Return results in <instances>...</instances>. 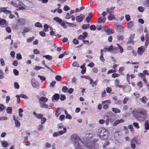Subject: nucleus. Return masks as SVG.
I'll return each mask as SVG.
<instances>
[{
	"label": "nucleus",
	"instance_id": "10",
	"mask_svg": "<svg viewBox=\"0 0 149 149\" xmlns=\"http://www.w3.org/2000/svg\"><path fill=\"white\" fill-rule=\"evenodd\" d=\"M124 122L125 121L123 118H121L120 119H117L113 123V126L114 127H115L120 123Z\"/></svg>",
	"mask_w": 149,
	"mask_h": 149
},
{
	"label": "nucleus",
	"instance_id": "33",
	"mask_svg": "<svg viewBox=\"0 0 149 149\" xmlns=\"http://www.w3.org/2000/svg\"><path fill=\"white\" fill-rule=\"evenodd\" d=\"M114 17V15L113 14H110V15L108 17V19L109 20H111L113 19H115Z\"/></svg>",
	"mask_w": 149,
	"mask_h": 149
},
{
	"label": "nucleus",
	"instance_id": "9",
	"mask_svg": "<svg viewBox=\"0 0 149 149\" xmlns=\"http://www.w3.org/2000/svg\"><path fill=\"white\" fill-rule=\"evenodd\" d=\"M84 18L85 15L84 14H81L79 16H77L75 19L77 22L80 23L82 21Z\"/></svg>",
	"mask_w": 149,
	"mask_h": 149
},
{
	"label": "nucleus",
	"instance_id": "62",
	"mask_svg": "<svg viewBox=\"0 0 149 149\" xmlns=\"http://www.w3.org/2000/svg\"><path fill=\"white\" fill-rule=\"evenodd\" d=\"M70 8L67 5H65L64 6L63 10L65 11H67L70 10Z\"/></svg>",
	"mask_w": 149,
	"mask_h": 149
},
{
	"label": "nucleus",
	"instance_id": "40",
	"mask_svg": "<svg viewBox=\"0 0 149 149\" xmlns=\"http://www.w3.org/2000/svg\"><path fill=\"white\" fill-rule=\"evenodd\" d=\"M29 31V29L26 27H24L23 29V31L22 33L23 34H24L26 33H27Z\"/></svg>",
	"mask_w": 149,
	"mask_h": 149
},
{
	"label": "nucleus",
	"instance_id": "37",
	"mask_svg": "<svg viewBox=\"0 0 149 149\" xmlns=\"http://www.w3.org/2000/svg\"><path fill=\"white\" fill-rule=\"evenodd\" d=\"M44 31L45 32H47L48 31V29L49 28L47 24H45L44 25Z\"/></svg>",
	"mask_w": 149,
	"mask_h": 149
},
{
	"label": "nucleus",
	"instance_id": "32",
	"mask_svg": "<svg viewBox=\"0 0 149 149\" xmlns=\"http://www.w3.org/2000/svg\"><path fill=\"white\" fill-rule=\"evenodd\" d=\"M89 26V24H84L82 25L81 27L84 30H85L87 29L88 28Z\"/></svg>",
	"mask_w": 149,
	"mask_h": 149
},
{
	"label": "nucleus",
	"instance_id": "2",
	"mask_svg": "<svg viewBox=\"0 0 149 149\" xmlns=\"http://www.w3.org/2000/svg\"><path fill=\"white\" fill-rule=\"evenodd\" d=\"M147 117V111L145 109H142L137 111L135 117L139 121L144 120Z\"/></svg>",
	"mask_w": 149,
	"mask_h": 149
},
{
	"label": "nucleus",
	"instance_id": "21",
	"mask_svg": "<svg viewBox=\"0 0 149 149\" xmlns=\"http://www.w3.org/2000/svg\"><path fill=\"white\" fill-rule=\"evenodd\" d=\"M135 36V34H133L131 35L130 37L128 40V41L127 42V43L128 44H131L132 43V41Z\"/></svg>",
	"mask_w": 149,
	"mask_h": 149
},
{
	"label": "nucleus",
	"instance_id": "20",
	"mask_svg": "<svg viewBox=\"0 0 149 149\" xmlns=\"http://www.w3.org/2000/svg\"><path fill=\"white\" fill-rule=\"evenodd\" d=\"M25 21L24 19H20L18 20V23L19 24L23 25L25 24Z\"/></svg>",
	"mask_w": 149,
	"mask_h": 149
},
{
	"label": "nucleus",
	"instance_id": "1",
	"mask_svg": "<svg viewBox=\"0 0 149 149\" xmlns=\"http://www.w3.org/2000/svg\"><path fill=\"white\" fill-rule=\"evenodd\" d=\"M71 141L74 143V146L75 149H84L83 147L86 146L88 148H91L92 146L90 145V143H84L79 138L76 134H72L71 136Z\"/></svg>",
	"mask_w": 149,
	"mask_h": 149
},
{
	"label": "nucleus",
	"instance_id": "12",
	"mask_svg": "<svg viewBox=\"0 0 149 149\" xmlns=\"http://www.w3.org/2000/svg\"><path fill=\"white\" fill-rule=\"evenodd\" d=\"M115 28L117 31L120 32H123L124 30V28L121 24H116Z\"/></svg>",
	"mask_w": 149,
	"mask_h": 149
},
{
	"label": "nucleus",
	"instance_id": "6",
	"mask_svg": "<svg viewBox=\"0 0 149 149\" xmlns=\"http://www.w3.org/2000/svg\"><path fill=\"white\" fill-rule=\"evenodd\" d=\"M31 83L33 87L38 88L39 87V83L36 81V79L32 78L31 80Z\"/></svg>",
	"mask_w": 149,
	"mask_h": 149
},
{
	"label": "nucleus",
	"instance_id": "53",
	"mask_svg": "<svg viewBox=\"0 0 149 149\" xmlns=\"http://www.w3.org/2000/svg\"><path fill=\"white\" fill-rule=\"evenodd\" d=\"M44 31H41L39 32L40 35L42 37H45L46 35V33Z\"/></svg>",
	"mask_w": 149,
	"mask_h": 149
},
{
	"label": "nucleus",
	"instance_id": "7",
	"mask_svg": "<svg viewBox=\"0 0 149 149\" xmlns=\"http://www.w3.org/2000/svg\"><path fill=\"white\" fill-rule=\"evenodd\" d=\"M11 4L16 7L20 6H22L23 5L22 3L18 0H13L11 1Z\"/></svg>",
	"mask_w": 149,
	"mask_h": 149
},
{
	"label": "nucleus",
	"instance_id": "54",
	"mask_svg": "<svg viewBox=\"0 0 149 149\" xmlns=\"http://www.w3.org/2000/svg\"><path fill=\"white\" fill-rule=\"evenodd\" d=\"M125 18L126 20L127 21H128L130 20V16L129 14L125 15Z\"/></svg>",
	"mask_w": 149,
	"mask_h": 149
},
{
	"label": "nucleus",
	"instance_id": "11",
	"mask_svg": "<svg viewBox=\"0 0 149 149\" xmlns=\"http://www.w3.org/2000/svg\"><path fill=\"white\" fill-rule=\"evenodd\" d=\"M13 119L14 120L15 126L17 127H19L20 126V122L17 120L18 117H15V116H13Z\"/></svg>",
	"mask_w": 149,
	"mask_h": 149
},
{
	"label": "nucleus",
	"instance_id": "52",
	"mask_svg": "<svg viewBox=\"0 0 149 149\" xmlns=\"http://www.w3.org/2000/svg\"><path fill=\"white\" fill-rule=\"evenodd\" d=\"M16 58L17 60H19L22 58V56L20 53H17L16 54Z\"/></svg>",
	"mask_w": 149,
	"mask_h": 149
},
{
	"label": "nucleus",
	"instance_id": "23",
	"mask_svg": "<svg viewBox=\"0 0 149 149\" xmlns=\"http://www.w3.org/2000/svg\"><path fill=\"white\" fill-rule=\"evenodd\" d=\"M115 8V7H111L110 8H107V12L109 13H111L113 12V10Z\"/></svg>",
	"mask_w": 149,
	"mask_h": 149
},
{
	"label": "nucleus",
	"instance_id": "34",
	"mask_svg": "<svg viewBox=\"0 0 149 149\" xmlns=\"http://www.w3.org/2000/svg\"><path fill=\"white\" fill-rule=\"evenodd\" d=\"M34 26L36 27H38L40 28H42V24L39 22H36Z\"/></svg>",
	"mask_w": 149,
	"mask_h": 149
},
{
	"label": "nucleus",
	"instance_id": "16",
	"mask_svg": "<svg viewBox=\"0 0 149 149\" xmlns=\"http://www.w3.org/2000/svg\"><path fill=\"white\" fill-rule=\"evenodd\" d=\"M59 97V95L58 94H55L53 95L52 97V101L53 102H54V100H58Z\"/></svg>",
	"mask_w": 149,
	"mask_h": 149
},
{
	"label": "nucleus",
	"instance_id": "28",
	"mask_svg": "<svg viewBox=\"0 0 149 149\" xmlns=\"http://www.w3.org/2000/svg\"><path fill=\"white\" fill-rule=\"evenodd\" d=\"M112 110L113 111L116 113H119L120 112V110L119 109H117V108H112Z\"/></svg>",
	"mask_w": 149,
	"mask_h": 149
},
{
	"label": "nucleus",
	"instance_id": "48",
	"mask_svg": "<svg viewBox=\"0 0 149 149\" xmlns=\"http://www.w3.org/2000/svg\"><path fill=\"white\" fill-rule=\"evenodd\" d=\"M38 77L39 78L41 81L42 82L45 80V78L43 76H40V75H38Z\"/></svg>",
	"mask_w": 149,
	"mask_h": 149
},
{
	"label": "nucleus",
	"instance_id": "55",
	"mask_svg": "<svg viewBox=\"0 0 149 149\" xmlns=\"http://www.w3.org/2000/svg\"><path fill=\"white\" fill-rule=\"evenodd\" d=\"M133 126L137 129H139V124L136 122H135L133 124Z\"/></svg>",
	"mask_w": 149,
	"mask_h": 149
},
{
	"label": "nucleus",
	"instance_id": "31",
	"mask_svg": "<svg viewBox=\"0 0 149 149\" xmlns=\"http://www.w3.org/2000/svg\"><path fill=\"white\" fill-rule=\"evenodd\" d=\"M12 108L11 107H8L6 109V112L8 114H11L12 113Z\"/></svg>",
	"mask_w": 149,
	"mask_h": 149
},
{
	"label": "nucleus",
	"instance_id": "50",
	"mask_svg": "<svg viewBox=\"0 0 149 149\" xmlns=\"http://www.w3.org/2000/svg\"><path fill=\"white\" fill-rule=\"evenodd\" d=\"M20 97L22 98H24L25 99H28V97L25 95L22 94L19 95Z\"/></svg>",
	"mask_w": 149,
	"mask_h": 149
},
{
	"label": "nucleus",
	"instance_id": "43",
	"mask_svg": "<svg viewBox=\"0 0 149 149\" xmlns=\"http://www.w3.org/2000/svg\"><path fill=\"white\" fill-rule=\"evenodd\" d=\"M113 46L112 45L110 46L109 47H106V49H107V50L108 52H110L111 51H111L112 50V49L113 48Z\"/></svg>",
	"mask_w": 149,
	"mask_h": 149
},
{
	"label": "nucleus",
	"instance_id": "36",
	"mask_svg": "<svg viewBox=\"0 0 149 149\" xmlns=\"http://www.w3.org/2000/svg\"><path fill=\"white\" fill-rule=\"evenodd\" d=\"M72 65L74 67H77V68L79 67V64L76 61H74L72 63Z\"/></svg>",
	"mask_w": 149,
	"mask_h": 149
},
{
	"label": "nucleus",
	"instance_id": "63",
	"mask_svg": "<svg viewBox=\"0 0 149 149\" xmlns=\"http://www.w3.org/2000/svg\"><path fill=\"white\" fill-rule=\"evenodd\" d=\"M33 53L35 54H38L40 53L39 51L37 49H34L33 50Z\"/></svg>",
	"mask_w": 149,
	"mask_h": 149
},
{
	"label": "nucleus",
	"instance_id": "46",
	"mask_svg": "<svg viewBox=\"0 0 149 149\" xmlns=\"http://www.w3.org/2000/svg\"><path fill=\"white\" fill-rule=\"evenodd\" d=\"M55 78L56 81H59L61 80V77L60 75H57L55 77Z\"/></svg>",
	"mask_w": 149,
	"mask_h": 149
},
{
	"label": "nucleus",
	"instance_id": "5",
	"mask_svg": "<svg viewBox=\"0 0 149 149\" xmlns=\"http://www.w3.org/2000/svg\"><path fill=\"white\" fill-rule=\"evenodd\" d=\"M130 146L132 149H134L136 147L135 143L138 144H140L141 143L139 142L137 140L136 138L134 137L130 140Z\"/></svg>",
	"mask_w": 149,
	"mask_h": 149
},
{
	"label": "nucleus",
	"instance_id": "58",
	"mask_svg": "<svg viewBox=\"0 0 149 149\" xmlns=\"http://www.w3.org/2000/svg\"><path fill=\"white\" fill-rule=\"evenodd\" d=\"M68 89V88L65 86H64L62 88V91L64 92H66Z\"/></svg>",
	"mask_w": 149,
	"mask_h": 149
},
{
	"label": "nucleus",
	"instance_id": "64",
	"mask_svg": "<svg viewBox=\"0 0 149 149\" xmlns=\"http://www.w3.org/2000/svg\"><path fill=\"white\" fill-rule=\"evenodd\" d=\"M106 91L107 93H110L112 91V89L110 87H108L106 88Z\"/></svg>",
	"mask_w": 149,
	"mask_h": 149
},
{
	"label": "nucleus",
	"instance_id": "15",
	"mask_svg": "<svg viewBox=\"0 0 149 149\" xmlns=\"http://www.w3.org/2000/svg\"><path fill=\"white\" fill-rule=\"evenodd\" d=\"M7 23L4 19H1L0 18V25L1 27H3L7 25Z\"/></svg>",
	"mask_w": 149,
	"mask_h": 149
},
{
	"label": "nucleus",
	"instance_id": "25",
	"mask_svg": "<svg viewBox=\"0 0 149 149\" xmlns=\"http://www.w3.org/2000/svg\"><path fill=\"white\" fill-rule=\"evenodd\" d=\"M53 19L59 23H61L62 21V19L57 17H54Z\"/></svg>",
	"mask_w": 149,
	"mask_h": 149
},
{
	"label": "nucleus",
	"instance_id": "18",
	"mask_svg": "<svg viewBox=\"0 0 149 149\" xmlns=\"http://www.w3.org/2000/svg\"><path fill=\"white\" fill-rule=\"evenodd\" d=\"M33 114L36 116L37 118L38 119L41 118L43 116V115L42 114L37 113L35 111L33 112Z\"/></svg>",
	"mask_w": 149,
	"mask_h": 149
},
{
	"label": "nucleus",
	"instance_id": "17",
	"mask_svg": "<svg viewBox=\"0 0 149 149\" xmlns=\"http://www.w3.org/2000/svg\"><path fill=\"white\" fill-rule=\"evenodd\" d=\"M97 22L98 23L105 22V17L104 16L101 17L98 19Z\"/></svg>",
	"mask_w": 149,
	"mask_h": 149
},
{
	"label": "nucleus",
	"instance_id": "27",
	"mask_svg": "<svg viewBox=\"0 0 149 149\" xmlns=\"http://www.w3.org/2000/svg\"><path fill=\"white\" fill-rule=\"evenodd\" d=\"M119 52L118 49V48L115 47L114 48L113 47L111 51V52L113 54H116Z\"/></svg>",
	"mask_w": 149,
	"mask_h": 149
},
{
	"label": "nucleus",
	"instance_id": "49",
	"mask_svg": "<svg viewBox=\"0 0 149 149\" xmlns=\"http://www.w3.org/2000/svg\"><path fill=\"white\" fill-rule=\"evenodd\" d=\"M43 128V126L42 125L40 124V125L38 128V131H42Z\"/></svg>",
	"mask_w": 149,
	"mask_h": 149
},
{
	"label": "nucleus",
	"instance_id": "30",
	"mask_svg": "<svg viewBox=\"0 0 149 149\" xmlns=\"http://www.w3.org/2000/svg\"><path fill=\"white\" fill-rule=\"evenodd\" d=\"M1 143L3 147L4 148H6L8 146V143L6 141H2Z\"/></svg>",
	"mask_w": 149,
	"mask_h": 149
},
{
	"label": "nucleus",
	"instance_id": "59",
	"mask_svg": "<svg viewBox=\"0 0 149 149\" xmlns=\"http://www.w3.org/2000/svg\"><path fill=\"white\" fill-rule=\"evenodd\" d=\"M77 80V79L75 77H74L72 80V83L73 84H76V81Z\"/></svg>",
	"mask_w": 149,
	"mask_h": 149
},
{
	"label": "nucleus",
	"instance_id": "38",
	"mask_svg": "<svg viewBox=\"0 0 149 149\" xmlns=\"http://www.w3.org/2000/svg\"><path fill=\"white\" fill-rule=\"evenodd\" d=\"M116 45L118 47V48L119 49L120 52V53H122L123 52V48H122L121 46L118 44H116Z\"/></svg>",
	"mask_w": 149,
	"mask_h": 149
},
{
	"label": "nucleus",
	"instance_id": "47",
	"mask_svg": "<svg viewBox=\"0 0 149 149\" xmlns=\"http://www.w3.org/2000/svg\"><path fill=\"white\" fill-rule=\"evenodd\" d=\"M92 17V16H90V15H88L87 17L86 18V21L88 22H90L91 21V18Z\"/></svg>",
	"mask_w": 149,
	"mask_h": 149
},
{
	"label": "nucleus",
	"instance_id": "13",
	"mask_svg": "<svg viewBox=\"0 0 149 149\" xmlns=\"http://www.w3.org/2000/svg\"><path fill=\"white\" fill-rule=\"evenodd\" d=\"M145 50V47L144 46H141L138 48L137 53L140 55H141Z\"/></svg>",
	"mask_w": 149,
	"mask_h": 149
},
{
	"label": "nucleus",
	"instance_id": "4",
	"mask_svg": "<svg viewBox=\"0 0 149 149\" xmlns=\"http://www.w3.org/2000/svg\"><path fill=\"white\" fill-rule=\"evenodd\" d=\"M48 99L45 97H41L39 100L40 106L41 108L47 109L48 108V105L46 103L47 102Z\"/></svg>",
	"mask_w": 149,
	"mask_h": 149
},
{
	"label": "nucleus",
	"instance_id": "39",
	"mask_svg": "<svg viewBox=\"0 0 149 149\" xmlns=\"http://www.w3.org/2000/svg\"><path fill=\"white\" fill-rule=\"evenodd\" d=\"M118 40H123L124 39V36L122 35H118L117 36Z\"/></svg>",
	"mask_w": 149,
	"mask_h": 149
},
{
	"label": "nucleus",
	"instance_id": "29",
	"mask_svg": "<svg viewBox=\"0 0 149 149\" xmlns=\"http://www.w3.org/2000/svg\"><path fill=\"white\" fill-rule=\"evenodd\" d=\"M42 57L43 58H45L49 61L51 60L52 58V57L51 56L49 55H44Z\"/></svg>",
	"mask_w": 149,
	"mask_h": 149
},
{
	"label": "nucleus",
	"instance_id": "8",
	"mask_svg": "<svg viewBox=\"0 0 149 149\" xmlns=\"http://www.w3.org/2000/svg\"><path fill=\"white\" fill-rule=\"evenodd\" d=\"M66 132V129L64 127L63 131H60L58 132H55L53 133L52 136L53 137H56L60 135H62Z\"/></svg>",
	"mask_w": 149,
	"mask_h": 149
},
{
	"label": "nucleus",
	"instance_id": "45",
	"mask_svg": "<svg viewBox=\"0 0 149 149\" xmlns=\"http://www.w3.org/2000/svg\"><path fill=\"white\" fill-rule=\"evenodd\" d=\"M96 27L95 25H92L90 26V29L91 31H95L96 29Z\"/></svg>",
	"mask_w": 149,
	"mask_h": 149
},
{
	"label": "nucleus",
	"instance_id": "35",
	"mask_svg": "<svg viewBox=\"0 0 149 149\" xmlns=\"http://www.w3.org/2000/svg\"><path fill=\"white\" fill-rule=\"evenodd\" d=\"M4 75V73L3 71L1 70H0V79H1L3 78Z\"/></svg>",
	"mask_w": 149,
	"mask_h": 149
},
{
	"label": "nucleus",
	"instance_id": "24",
	"mask_svg": "<svg viewBox=\"0 0 149 149\" xmlns=\"http://www.w3.org/2000/svg\"><path fill=\"white\" fill-rule=\"evenodd\" d=\"M134 25V22L133 21H130L128 23L127 27L129 29H131Z\"/></svg>",
	"mask_w": 149,
	"mask_h": 149
},
{
	"label": "nucleus",
	"instance_id": "26",
	"mask_svg": "<svg viewBox=\"0 0 149 149\" xmlns=\"http://www.w3.org/2000/svg\"><path fill=\"white\" fill-rule=\"evenodd\" d=\"M107 32L108 35L113 33L114 32V30L112 29H108L107 30Z\"/></svg>",
	"mask_w": 149,
	"mask_h": 149
},
{
	"label": "nucleus",
	"instance_id": "14",
	"mask_svg": "<svg viewBox=\"0 0 149 149\" xmlns=\"http://www.w3.org/2000/svg\"><path fill=\"white\" fill-rule=\"evenodd\" d=\"M7 7H1L0 8V13L4 12V13L6 14H10L11 12L10 10H7Z\"/></svg>",
	"mask_w": 149,
	"mask_h": 149
},
{
	"label": "nucleus",
	"instance_id": "42",
	"mask_svg": "<svg viewBox=\"0 0 149 149\" xmlns=\"http://www.w3.org/2000/svg\"><path fill=\"white\" fill-rule=\"evenodd\" d=\"M138 9L139 12L141 13L143 12L144 10V8L143 7L141 6L138 7Z\"/></svg>",
	"mask_w": 149,
	"mask_h": 149
},
{
	"label": "nucleus",
	"instance_id": "61",
	"mask_svg": "<svg viewBox=\"0 0 149 149\" xmlns=\"http://www.w3.org/2000/svg\"><path fill=\"white\" fill-rule=\"evenodd\" d=\"M41 119V124H44L46 121V119L45 118H42Z\"/></svg>",
	"mask_w": 149,
	"mask_h": 149
},
{
	"label": "nucleus",
	"instance_id": "41",
	"mask_svg": "<svg viewBox=\"0 0 149 149\" xmlns=\"http://www.w3.org/2000/svg\"><path fill=\"white\" fill-rule=\"evenodd\" d=\"M35 37L34 36H33L32 37L28 38L26 39V41L28 43L30 42H32L33 40L34 39Z\"/></svg>",
	"mask_w": 149,
	"mask_h": 149
},
{
	"label": "nucleus",
	"instance_id": "22",
	"mask_svg": "<svg viewBox=\"0 0 149 149\" xmlns=\"http://www.w3.org/2000/svg\"><path fill=\"white\" fill-rule=\"evenodd\" d=\"M140 100L142 103L145 104L148 101V100L146 96H143L140 99Z\"/></svg>",
	"mask_w": 149,
	"mask_h": 149
},
{
	"label": "nucleus",
	"instance_id": "51",
	"mask_svg": "<svg viewBox=\"0 0 149 149\" xmlns=\"http://www.w3.org/2000/svg\"><path fill=\"white\" fill-rule=\"evenodd\" d=\"M14 88L15 89H19V84L17 82H15L14 83Z\"/></svg>",
	"mask_w": 149,
	"mask_h": 149
},
{
	"label": "nucleus",
	"instance_id": "3",
	"mask_svg": "<svg viewBox=\"0 0 149 149\" xmlns=\"http://www.w3.org/2000/svg\"><path fill=\"white\" fill-rule=\"evenodd\" d=\"M100 138L102 140H106L108 136V130L103 127L98 129L97 131Z\"/></svg>",
	"mask_w": 149,
	"mask_h": 149
},
{
	"label": "nucleus",
	"instance_id": "56",
	"mask_svg": "<svg viewBox=\"0 0 149 149\" xmlns=\"http://www.w3.org/2000/svg\"><path fill=\"white\" fill-rule=\"evenodd\" d=\"M13 73L16 76H17L19 74L18 71L16 69H14L13 70Z\"/></svg>",
	"mask_w": 149,
	"mask_h": 149
},
{
	"label": "nucleus",
	"instance_id": "44",
	"mask_svg": "<svg viewBox=\"0 0 149 149\" xmlns=\"http://www.w3.org/2000/svg\"><path fill=\"white\" fill-rule=\"evenodd\" d=\"M0 62L1 65L2 66H3L5 65V62L3 58H1L0 59Z\"/></svg>",
	"mask_w": 149,
	"mask_h": 149
},
{
	"label": "nucleus",
	"instance_id": "60",
	"mask_svg": "<svg viewBox=\"0 0 149 149\" xmlns=\"http://www.w3.org/2000/svg\"><path fill=\"white\" fill-rule=\"evenodd\" d=\"M119 84V79H116L115 82V85L116 87H117Z\"/></svg>",
	"mask_w": 149,
	"mask_h": 149
},
{
	"label": "nucleus",
	"instance_id": "19",
	"mask_svg": "<svg viewBox=\"0 0 149 149\" xmlns=\"http://www.w3.org/2000/svg\"><path fill=\"white\" fill-rule=\"evenodd\" d=\"M144 128L146 130H149V120H146L145 121L144 124Z\"/></svg>",
	"mask_w": 149,
	"mask_h": 149
},
{
	"label": "nucleus",
	"instance_id": "57",
	"mask_svg": "<svg viewBox=\"0 0 149 149\" xmlns=\"http://www.w3.org/2000/svg\"><path fill=\"white\" fill-rule=\"evenodd\" d=\"M44 68L40 66H35L34 69L35 70H38L42 68Z\"/></svg>",
	"mask_w": 149,
	"mask_h": 149
}]
</instances>
